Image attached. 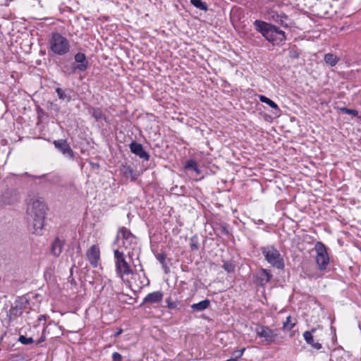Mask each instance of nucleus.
<instances>
[{
    "label": "nucleus",
    "mask_w": 361,
    "mask_h": 361,
    "mask_svg": "<svg viewBox=\"0 0 361 361\" xmlns=\"http://www.w3.org/2000/svg\"><path fill=\"white\" fill-rule=\"evenodd\" d=\"M56 92L58 94L59 98L62 101L69 102L71 99L70 94L66 93V90H63L62 88L57 87L56 89Z\"/></svg>",
    "instance_id": "b1692460"
},
{
    "label": "nucleus",
    "mask_w": 361,
    "mask_h": 361,
    "mask_svg": "<svg viewBox=\"0 0 361 361\" xmlns=\"http://www.w3.org/2000/svg\"><path fill=\"white\" fill-rule=\"evenodd\" d=\"M20 197L18 191L13 188L5 189L0 195V206L9 205L18 202Z\"/></svg>",
    "instance_id": "0eeeda50"
},
{
    "label": "nucleus",
    "mask_w": 361,
    "mask_h": 361,
    "mask_svg": "<svg viewBox=\"0 0 361 361\" xmlns=\"http://www.w3.org/2000/svg\"><path fill=\"white\" fill-rule=\"evenodd\" d=\"M46 211L47 206L42 198L33 197L30 200L27 205V213L30 230L33 233L42 234Z\"/></svg>",
    "instance_id": "f257e3e1"
},
{
    "label": "nucleus",
    "mask_w": 361,
    "mask_h": 361,
    "mask_svg": "<svg viewBox=\"0 0 361 361\" xmlns=\"http://www.w3.org/2000/svg\"><path fill=\"white\" fill-rule=\"evenodd\" d=\"M119 233L121 234L123 240H135V235L128 230V228L125 227H122L119 230Z\"/></svg>",
    "instance_id": "4be33fe9"
},
{
    "label": "nucleus",
    "mask_w": 361,
    "mask_h": 361,
    "mask_svg": "<svg viewBox=\"0 0 361 361\" xmlns=\"http://www.w3.org/2000/svg\"><path fill=\"white\" fill-rule=\"evenodd\" d=\"M75 62L78 64L73 63L71 73H74L77 70L85 71L89 66V62L86 56L82 52L77 53L74 56Z\"/></svg>",
    "instance_id": "9d476101"
},
{
    "label": "nucleus",
    "mask_w": 361,
    "mask_h": 361,
    "mask_svg": "<svg viewBox=\"0 0 361 361\" xmlns=\"http://www.w3.org/2000/svg\"><path fill=\"white\" fill-rule=\"evenodd\" d=\"M259 97L260 102L268 104L272 109L277 110L278 112L281 111L278 105L275 102H274L271 99H269L268 97H267L264 95H259Z\"/></svg>",
    "instance_id": "5701e85b"
},
{
    "label": "nucleus",
    "mask_w": 361,
    "mask_h": 361,
    "mask_svg": "<svg viewBox=\"0 0 361 361\" xmlns=\"http://www.w3.org/2000/svg\"><path fill=\"white\" fill-rule=\"evenodd\" d=\"M223 268L228 272V273H233L235 271V265L229 261L225 262L223 264Z\"/></svg>",
    "instance_id": "7c9ffc66"
},
{
    "label": "nucleus",
    "mask_w": 361,
    "mask_h": 361,
    "mask_svg": "<svg viewBox=\"0 0 361 361\" xmlns=\"http://www.w3.org/2000/svg\"><path fill=\"white\" fill-rule=\"evenodd\" d=\"M269 16L271 19L274 22L280 24L281 26L284 27H288V25L286 22H284L283 20H281V12L279 13L277 11L271 10L269 12Z\"/></svg>",
    "instance_id": "f3484780"
},
{
    "label": "nucleus",
    "mask_w": 361,
    "mask_h": 361,
    "mask_svg": "<svg viewBox=\"0 0 361 361\" xmlns=\"http://www.w3.org/2000/svg\"><path fill=\"white\" fill-rule=\"evenodd\" d=\"M245 350V348H243V349H241V350H237V351H235V353H239V355H235V357H236L237 359H238V358H239V357H240L243 355V353H244Z\"/></svg>",
    "instance_id": "58836bf2"
},
{
    "label": "nucleus",
    "mask_w": 361,
    "mask_h": 361,
    "mask_svg": "<svg viewBox=\"0 0 361 361\" xmlns=\"http://www.w3.org/2000/svg\"><path fill=\"white\" fill-rule=\"evenodd\" d=\"M233 355H235H235H239V353H235V352L233 353Z\"/></svg>",
    "instance_id": "8fccbe9b"
},
{
    "label": "nucleus",
    "mask_w": 361,
    "mask_h": 361,
    "mask_svg": "<svg viewBox=\"0 0 361 361\" xmlns=\"http://www.w3.org/2000/svg\"><path fill=\"white\" fill-rule=\"evenodd\" d=\"M92 116L97 121L106 120V116L99 108H92L90 111Z\"/></svg>",
    "instance_id": "6ab92c4d"
},
{
    "label": "nucleus",
    "mask_w": 361,
    "mask_h": 361,
    "mask_svg": "<svg viewBox=\"0 0 361 361\" xmlns=\"http://www.w3.org/2000/svg\"><path fill=\"white\" fill-rule=\"evenodd\" d=\"M37 178H47V175L46 174H43L42 176H38Z\"/></svg>",
    "instance_id": "49530a36"
},
{
    "label": "nucleus",
    "mask_w": 361,
    "mask_h": 361,
    "mask_svg": "<svg viewBox=\"0 0 361 361\" xmlns=\"http://www.w3.org/2000/svg\"><path fill=\"white\" fill-rule=\"evenodd\" d=\"M166 302L167 303V307L169 309H176L177 307V304L176 302L172 301L171 298H168L166 300Z\"/></svg>",
    "instance_id": "f704fd0d"
},
{
    "label": "nucleus",
    "mask_w": 361,
    "mask_h": 361,
    "mask_svg": "<svg viewBox=\"0 0 361 361\" xmlns=\"http://www.w3.org/2000/svg\"><path fill=\"white\" fill-rule=\"evenodd\" d=\"M64 244L65 241L63 240H61L59 238H56L51 244V253L54 257H59L62 252Z\"/></svg>",
    "instance_id": "2eb2a0df"
},
{
    "label": "nucleus",
    "mask_w": 361,
    "mask_h": 361,
    "mask_svg": "<svg viewBox=\"0 0 361 361\" xmlns=\"http://www.w3.org/2000/svg\"><path fill=\"white\" fill-rule=\"evenodd\" d=\"M54 147L59 150L64 156L68 159L73 160L75 159V153L71 149L66 140L60 139L53 142Z\"/></svg>",
    "instance_id": "1a4fd4ad"
},
{
    "label": "nucleus",
    "mask_w": 361,
    "mask_h": 361,
    "mask_svg": "<svg viewBox=\"0 0 361 361\" xmlns=\"http://www.w3.org/2000/svg\"><path fill=\"white\" fill-rule=\"evenodd\" d=\"M130 152L139 157L140 159L148 161L149 159L150 155L148 152L145 151L143 146L137 142L133 141L130 145Z\"/></svg>",
    "instance_id": "f8f14e48"
},
{
    "label": "nucleus",
    "mask_w": 361,
    "mask_h": 361,
    "mask_svg": "<svg viewBox=\"0 0 361 361\" xmlns=\"http://www.w3.org/2000/svg\"><path fill=\"white\" fill-rule=\"evenodd\" d=\"M262 253L264 256L266 260L273 267L283 269L284 267V262L279 252L273 246L263 247L261 248Z\"/></svg>",
    "instance_id": "39448f33"
},
{
    "label": "nucleus",
    "mask_w": 361,
    "mask_h": 361,
    "mask_svg": "<svg viewBox=\"0 0 361 361\" xmlns=\"http://www.w3.org/2000/svg\"><path fill=\"white\" fill-rule=\"evenodd\" d=\"M338 61L339 58L333 54L328 53L324 56V61L331 66H335Z\"/></svg>",
    "instance_id": "412c9836"
},
{
    "label": "nucleus",
    "mask_w": 361,
    "mask_h": 361,
    "mask_svg": "<svg viewBox=\"0 0 361 361\" xmlns=\"http://www.w3.org/2000/svg\"><path fill=\"white\" fill-rule=\"evenodd\" d=\"M300 56L299 52L295 49H292L289 51V57L291 59H298Z\"/></svg>",
    "instance_id": "c9c22d12"
},
{
    "label": "nucleus",
    "mask_w": 361,
    "mask_h": 361,
    "mask_svg": "<svg viewBox=\"0 0 361 361\" xmlns=\"http://www.w3.org/2000/svg\"><path fill=\"white\" fill-rule=\"evenodd\" d=\"M281 20H283L284 21L288 19V16L283 13L281 12Z\"/></svg>",
    "instance_id": "ea45409f"
},
{
    "label": "nucleus",
    "mask_w": 361,
    "mask_h": 361,
    "mask_svg": "<svg viewBox=\"0 0 361 361\" xmlns=\"http://www.w3.org/2000/svg\"><path fill=\"white\" fill-rule=\"evenodd\" d=\"M140 267L141 268V271H143V269L142 268V265L141 264H140Z\"/></svg>",
    "instance_id": "3c124183"
},
{
    "label": "nucleus",
    "mask_w": 361,
    "mask_h": 361,
    "mask_svg": "<svg viewBox=\"0 0 361 361\" xmlns=\"http://www.w3.org/2000/svg\"><path fill=\"white\" fill-rule=\"evenodd\" d=\"M50 104H51V105L53 109H54L56 110L59 109V107H58V106L56 104H54L53 102H51Z\"/></svg>",
    "instance_id": "37998d69"
},
{
    "label": "nucleus",
    "mask_w": 361,
    "mask_h": 361,
    "mask_svg": "<svg viewBox=\"0 0 361 361\" xmlns=\"http://www.w3.org/2000/svg\"><path fill=\"white\" fill-rule=\"evenodd\" d=\"M145 280H146V283L141 282V286H146V285L149 284V280L147 278L145 279Z\"/></svg>",
    "instance_id": "c03bdc74"
},
{
    "label": "nucleus",
    "mask_w": 361,
    "mask_h": 361,
    "mask_svg": "<svg viewBox=\"0 0 361 361\" xmlns=\"http://www.w3.org/2000/svg\"><path fill=\"white\" fill-rule=\"evenodd\" d=\"M118 238H119V234H118L117 236H116V242L118 240Z\"/></svg>",
    "instance_id": "09e8293b"
},
{
    "label": "nucleus",
    "mask_w": 361,
    "mask_h": 361,
    "mask_svg": "<svg viewBox=\"0 0 361 361\" xmlns=\"http://www.w3.org/2000/svg\"><path fill=\"white\" fill-rule=\"evenodd\" d=\"M122 332H123V329H119L118 331L114 334V336L118 337L119 335L121 334Z\"/></svg>",
    "instance_id": "a19ab883"
},
{
    "label": "nucleus",
    "mask_w": 361,
    "mask_h": 361,
    "mask_svg": "<svg viewBox=\"0 0 361 361\" xmlns=\"http://www.w3.org/2000/svg\"><path fill=\"white\" fill-rule=\"evenodd\" d=\"M190 247L191 250L195 251L197 250L199 248L198 245V238L197 236H192L190 239Z\"/></svg>",
    "instance_id": "c756f323"
},
{
    "label": "nucleus",
    "mask_w": 361,
    "mask_h": 361,
    "mask_svg": "<svg viewBox=\"0 0 361 361\" xmlns=\"http://www.w3.org/2000/svg\"><path fill=\"white\" fill-rule=\"evenodd\" d=\"M295 325V322L293 321V319L290 316L286 317V320L283 322V328L285 330H291L294 326Z\"/></svg>",
    "instance_id": "c85d7f7f"
},
{
    "label": "nucleus",
    "mask_w": 361,
    "mask_h": 361,
    "mask_svg": "<svg viewBox=\"0 0 361 361\" xmlns=\"http://www.w3.org/2000/svg\"><path fill=\"white\" fill-rule=\"evenodd\" d=\"M156 257L157 260L161 264L164 272L168 274L170 269L166 263V255L164 252L159 253L157 255Z\"/></svg>",
    "instance_id": "aec40b11"
},
{
    "label": "nucleus",
    "mask_w": 361,
    "mask_h": 361,
    "mask_svg": "<svg viewBox=\"0 0 361 361\" xmlns=\"http://www.w3.org/2000/svg\"><path fill=\"white\" fill-rule=\"evenodd\" d=\"M255 332L259 337L264 338L267 343H272L277 336L274 330L262 325H257L255 328Z\"/></svg>",
    "instance_id": "6e6552de"
},
{
    "label": "nucleus",
    "mask_w": 361,
    "mask_h": 361,
    "mask_svg": "<svg viewBox=\"0 0 361 361\" xmlns=\"http://www.w3.org/2000/svg\"><path fill=\"white\" fill-rule=\"evenodd\" d=\"M317 252L316 262L319 270H325L329 263V257L324 245L317 242L315 245Z\"/></svg>",
    "instance_id": "423d86ee"
},
{
    "label": "nucleus",
    "mask_w": 361,
    "mask_h": 361,
    "mask_svg": "<svg viewBox=\"0 0 361 361\" xmlns=\"http://www.w3.org/2000/svg\"><path fill=\"white\" fill-rule=\"evenodd\" d=\"M46 181L47 183L53 184V185H59V186L63 185H62V178L58 174L53 175L51 177L47 178Z\"/></svg>",
    "instance_id": "393cba45"
},
{
    "label": "nucleus",
    "mask_w": 361,
    "mask_h": 361,
    "mask_svg": "<svg viewBox=\"0 0 361 361\" xmlns=\"http://www.w3.org/2000/svg\"><path fill=\"white\" fill-rule=\"evenodd\" d=\"M135 240H123V247H124L126 248H128L133 244H135Z\"/></svg>",
    "instance_id": "e433bc0d"
},
{
    "label": "nucleus",
    "mask_w": 361,
    "mask_h": 361,
    "mask_svg": "<svg viewBox=\"0 0 361 361\" xmlns=\"http://www.w3.org/2000/svg\"><path fill=\"white\" fill-rule=\"evenodd\" d=\"M185 169L192 170L194 171H196L197 173H200V171L197 168V162L192 159L188 160L186 161L185 165Z\"/></svg>",
    "instance_id": "cd10ccee"
},
{
    "label": "nucleus",
    "mask_w": 361,
    "mask_h": 361,
    "mask_svg": "<svg viewBox=\"0 0 361 361\" xmlns=\"http://www.w3.org/2000/svg\"><path fill=\"white\" fill-rule=\"evenodd\" d=\"M77 250H78V253H80L81 252V248H80V246L78 245V247H77Z\"/></svg>",
    "instance_id": "de8ad7c7"
},
{
    "label": "nucleus",
    "mask_w": 361,
    "mask_h": 361,
    "mask_svg": "<svg viewBox=\"0 0 361 361\" xmlns=\"http://www.w3.org/2000/svg\"><path fill=\"white\" fill-rule=\"evenodd\" d=\"M45 341V337L44 336H41L40 338L37 341V344H39L41 343L42 342L44 341Z\"/></svg>",
    "instance_id": "79ce46f5"
},
{
    "label": "nucleus",
    "mask_w": 361,
    "mask_h": 361,
    "mask_svg": "<svg viewBox=\"0 0 361 361\" xmlns=\"http://www.w3.org/2000/svg\"><path fill=\"white\" fill-rule=\"evenodd\" d=\"M210 305V300L205 299L200 301V302L195 303L191 305V308L196 312L203 311L209 307Z\"/></svg>",
    "instance_id": "a211bd4d"
},
{
    "label": "nucleus",
    "mask_w": 361,
    "mask_h": 361,
    "mask_svg": "<svg viewBox=\"0 0 361 361\" xmlns=\"http://www.w3.org/2000/svg\"><path fill=\"white\" fill-rule=\"evenodd\" d=\"M218 230L219 231L221 234L226 235H229V231L228 230L226 225H225V224L219 225Z\"/></svg>",
    "instance_id": "72a5a7b5"
},
{
    "label": "nucleus",
    "mask_w": 361,
    "mask_h": 361,
    "mask_svg": "<svg viewBox=\"0 0 361 361\" xmlns=\"http://www.w3.org/2000/svg\"><path fill=\"white\" fill-rule=\"evenodd\" d=\"M87 259L89 261L90 264L93 267H97L99 265V262L100 260V251L98 245H92L86 252Z\"/></svg>",
    "instance_id": "9b49d317"
},
{
    "label": "nucleus",
    "mask_w": 361,
    "mask_h": 361,
    "mask_svg": "<svg viewBox=\"0 0 361 361\" xmlns=\"http://www.w3.org/2000/svg\"><path fill=\"white\" fill-rule=\"evenodd\" d=\"M254 26L257 32L273 44H279L286 39L285 32L271 23L257 20L254 22Z\"/></svg>",
    "instance_id": "f03ea898"
},
{
    "label": "nucleus",
    "mask_w": 361,
    "mask_h": 361,
    "mask_svg": "<svg viewBox=\"0 0 361 361\" xmlns=\"http://www.w3.org/2000/svg\"><path fill=\"white\" fill-rule=\"evenodd\" d=\"M122 359H123V357L120 353H118L117 352H115L113 353L112 361H122Z\"/></svg>",
    "instance_id": "4c0bfd02"
},
{
    "label": "nucleus",
    "mask_w": 361,
    "mask_h": 361,
    "mask_svg": "<svg viewBox=\"0 0 361 361\" xmlns=\"http://www.w3.org/2000/svg\"><path fill=\"white\" fill-rule=\"evenodd\" d=\"M23 313L22 309L18 306L11 307L9 310L8 315L10 319L13 317H16L18 316H20Z\"/></svg>",
    "instance_id": "bb28decb"
},
{
    "label": "nucleus",
    "mask_w": 361,
    "mask_h": 361,
    "mask_svg": "<svg viewBox=\"0 0 361 361\" xmlns=\"http://www.w3.org/2000/svg\"><path fill=\"white\" fill-rule=\"evenodd\" d=\"M315 331V329H312L310 331H307L303 334V337L305 341L308 344H310L312 348L317 350H319L322 348V344L319 343V342H314L313 339L312 334L314 333Z\"/></svg>",
    "instance_id": "dca6fc26"
},
{
    "label": "nucleus",
    "mask_w": 361,
    "mask_h": 361,
    "mask_svg": "<svg viewBox=\"0 0 361 361\" xmlns=\"http://www.w3.org/2000/svg\"><path fill=\"white\" fill-rule=\"evenodd\" d=\"M45 320L46 319V317L44 315H41L39 317V320Z\"/></svg>",
    "instance_id": "a18cd8bd"
},
{
    "label": "nucleus",
    "mask_w": 361,
    "mask_h": 361,
    "mask_svg": "<svg viewBox=\"0 0 361 361\" xmlns=\"http://www.w3.org/2000/svg\"><path fill=\"white\" fill-rule=\"evenodd\" d=\"M341 111L342 112H343V113L347 114H351V115H353V116H357V114H358L357 110H355V109H348V108H345V107L341 108Z\"/></svg>",
    "instance_id": "473e14b6"
},
{
    "label": "nucleus",
    "mask_w": 361,
    "mask_h": 361,
    "mask_svg": "<svg viewBox=\"0 0 361 361\" xmlns=\"http://www.w3.org/2000/svg\"><path fill=\"white\" fill-rule=\"evenodd\" d=\"M256 278L257 283L263 286L271 281L272 274L270 270L262 268L257 271Z\"/></svg>",
    "instance_id": "ddd939ff"
},
{
    "label": "nucleus",
    "mask_w": 361,
    "mask_h": 361,
    "mask_svg": "<svg viewBox=\"0 0 361 361\" xmlns=\"http://www.w3.org/2000/svg\"><path fill=\"white\" fill-rule=\"evenodd\" d=\"M190 3L195 7L202 11H207L208 10L207 4L202 0H190Z\"/></svg>",
    "instance_id": "a878e982"
},
{
    "label": "nucleus",
    "mask_w": 361,
    "mask_h": 361,
    "mask_svg": "<svg viewBox=\"0 0 361 361\" xmlns=\"http://www.w3.org/2000/svg\"><path fill=\"white\" fill-rule=\"evenodd\" d=\"M18 341L23 345L31 344L34 342V340L32 337L27 338L23 335L20 336Z\"/></svg>",
    "instance_id": "2f4dec72"
},
{
    "label": "nucleus",
    "mask_w": 361,
    "mask_h": 361,
    "mask_svg": "<svg viewBox=\"0 0 361 361\" xmlns=\"http://www.w3.org/2000/svg\"><path fill=\"white\" fill-rule=\"evenodd\" d=\"M114 254L116 273L118 277L123 280L125 276L133 274V270L126 261L124 253L118 250H115Z\"/></svg>",
    "instance_id": "20e7f679"
},
{
    "label": "nucleus",
    "mask_w": 361,
    "mask_h": 361,
    "mask_svg": "<svg viewBox=\"0 0 361 361\" xmlns=\"http://www.w3.org/2000/svg\"><path fill=\"white\" fill-rule=\"evenodd\" d=\"M163 293L161 291H155L149 293L144 298L142 304H154L161 302L163 299Z\"/></svg>",
    "instance_id": "4468645a"
},
{
    "label": "nucleus",
    "mask_w": 361,
    "mask_h": 361,
    "mask_svg": "<svg viewBox=\"0 0 361 361\" xmlns=\"http://www.w3.org/2000/svg\"><path fill=\"white\" fill-rule=\"evenodd\" d=\"M50 49L56 54L63 56L70 51L68 40L59 32L51 34L49 39Z\"/></svg>",
    "instance_id": "7ed1b4c3"
}]
</instances>
